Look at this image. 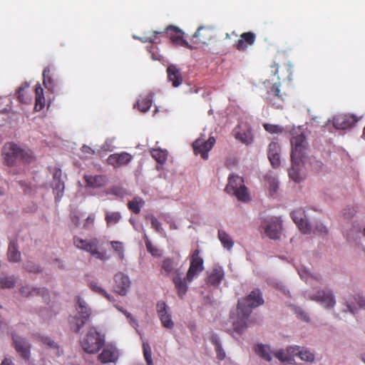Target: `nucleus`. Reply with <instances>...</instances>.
<instances>
[{
    "label": "nucleus",
    "instance_id": "nucleus-1",
    "mask_svg": "<svg viewBox=\"0 0 365 365\" xmlns=\"http://www.w3.org/2000/svg\"><path fill=\"white\" fill-rule=\"evenodd\" d=\"M263 303L262 293L258 289H254L247 297L239 300L237 310V319L232 322L234 329L238 333L242 332L247 327V319L252 309Z\"/></svg>",
    "mask_w": 365,
    "mask_h": 365
},
{
    "label": "nucleus",
    "instance_id": "nucleus-2",
    "mask_svg": "<svg viewBox=\"0 0 365 365\" xmlns=\"http://www.w3.org/2000/svg\"><path fill=\"white\" fill-rule=\"evenodd\" d=\"M199 250H195L193 252L191 256L190 266L185 278L182 279L178 270H176V275L173 279L180 298L185 294L187 290V283L191 282L204 269L203 259L199 256Z\"/></svg>",
    "mask_w": 365,
    "mask_h": 365
},
{
    "label": "nucleus",
    "instance_id": "nucleus-3",
    "mask_svg": "<svg viewBox=\"0 0 365 365\" xmlns=\"http://www.w3.org/2000/svg\"><path fill=\"white\" fill-rule=\"evenodd\" d=\"M291 144L292 168L289 170V175L295 182H300L301 178L295 172V168L298 169L301 162L304 163L303 158H305V155H307L308 143L304 135L300 134L292 138Z\"/></svg>",
    "mask_w": 365,
    "mask_h": 365
},
{
    "label": "nucleus",
    "instance_id": "nucleus-4",
    "mask_svg": "<svg viewBox=\"0 0 365 365\" xmlns=\"http://www.w3.org/2000/svg\"><path fill=\"white\" fill-rule=\"evenodd\" d=\"M2 153L6 163L9 166L15 165L17 160L29 162L31 158L30 150H23L12 143L4 145Z\"/></svg>",
    "mask_w": 365,
    "mask_h": 365
},
{
    "label": "nucleus",
    "instance_id": "nucleus-5",
    "mask_svg": "<svg viewBox=\"0 0 365 365\" xmlns=\"http://www.w3.org/2000/svg\"><path fill=\"white\" fill-rule=\"evenodd\" d=\"M225 190L229 193L235 195L238 200L246 201L249 198L247 187L244 185L242 178L232 174L229 176L228 184Z\"/></svg>",
    "mask_w": 365,
    "mask_h": 365
},
{
    "label": "nucleus",
    "instance_id": "nucleus-6",
    "mask_svg": "<svg viewBox=\"0 0 365 365\" xmlns=\"http://www.w3.org/2000/svg\"><path fill=\"white\" fill-rule=\"evenodd\" d=\"M104 339L95 328L91 327L81 341L83 349L88 354H95L102 347Z\"/></svg>",
    "mask_w": 365,
    "mask_h": 365
},
{
    "label": "nucleus",
    "instance_id": "nucleus-7",
    "mask_svg": "<svg viewBox=\"0 0 365 365\" xmlns=\"http://www.w3.org/2000/svg\"><path fill=\"white\" fill-rule=\"evenodd\" d=\"M309 299L317 302L327 309L334 308L336 302L332 292L329 289L313 290L308 294Z\"/></svg>",
    "mask_w": 365,
    "mask_h": 365
},
{
    "label": "nucleus",
    "instance_id": "nucleus-8",
    "mask_svg": "<svg viewBox=\"0 0 365 365\" xmlns=\"http://www.w3.org/2000/svg\"><path fill=\"white\" fill-rule=\"evenodd\" d=\"M73 243L77 248L90 252L96 258L101 260L106 259L104 255L98 251V240L96 239L88 241L78 237H74Z\"/></svg>",
    "mask_w": 365,
    "mask_h": 365
},
{
    "label": "nucleus",
    "instance_id": "nucleus-9",
    "mask_svg": "<svg viewBox=\"0 0 365 365\" xmlns=\"http://www.w3.org/2000/svg\"><path fill=\"white\" fill-rule=\"evenodd\" d=\"M262 228L268 237L277 240L281 235L282 223L279 218L272 217L263 222Z\"/></svg>",
    "mask_w": 365,
    "mask_h": 365
},
{
    "label": "nucleus",
    "instance_id": "nucleus-10",
    "mask_svg": "<svg viewBox=\"0 0 365 365\" xmlns=\"http://www.w3.org/2000/svg\"><path fill=\"white\" fill-rule=\"evenodd\" d=\"M215 143V139L213 137H210L207 141L204 138H200L192 143V146L196 154L200 153L203 159L207 160L208 158L207 153Z\"/></svg>",
    "mask_w": 365,
    "mask_h": 365
},
{
    "label": "nucleus",
    "instance_id": "nucleus-11",
    "mask_svg": "<svg viewBox=\"0 0 365 365\" xmlns=\"http://www.w3.org/2000/svg\"><path fill=\"white\" fill-rule=\"evenodd\" d=\"M115 291L120 295L124 296L130 287V281L126 274L118 272L114 276Z\"/></svg>",
    "mask_w": 365,
    "mask_h": 365
},
{
    "label": "nucleus",
    "instance_id": "nucleus-12",
    "mask_svg": "<svg viewBox=\"0 0 365 365\" xmlns=\"http://www.w3.org/2000/svg\"><path fill=\"white\" fill-rule=\"evenodd\" d=\"M292 217L294 222L298 226L302 232L304 234L311 233L312 228L310 226V222H308L307 219L306 218L304 211L301 210L294 211L292 213Z\"/></svg>",
    "mask_w": 365,
    "mask_h": 365
},
{
    "label": "nucleus",
    "instance_id": "nucleus-13",
    "mask_svg": "<svg viewBox=\"0 0 365 365\" xmlns=\"http://www.w3.org/2000/svg\"><path fill=\"white\" fill-rule=\"evenodd\" d=\"M157 311L163 326L167 329H173L174 323L171 319L170 314L167 311V305L164 302H158Z\"/></svg>",
    "mask_w": 365,
    "mask_h": 365
},
{
    "label": "nucleus",
    "instance_id": "nucleus-14",
    "mask_svg": "<svg viewBox=\"0 0 365 365\" xmlns=\"http://www.w3.org/2000/svg\"><path fill=\"white\" fill-rule=\"evenodd\" d=\"M13 341L16 350L21 354V357L24 359H29L30 344L27 340L20 336L14 335Z\"/></svg>",
    "mask_w": 365,
    "mask_h": 365
},
{
    "label": "nucleus",
    "instance_id": "nucleus-15",
    "mask_svg": "<svg viewBox=\"0 0 365 365\" xmlns=\"http://www.w3.org/2000/svg\"><path fill=\"white\" fill-rule=\"evenodd\" d=\"M19 292L23 297H29L34 295H41L45 302H47L48 299V293L45 288H37L25 285L20 288Z\"/></svg>",
    "mask_w": 365,
    "mask_h": 365
},
{
    "label": "nucleus",
    "instance_id": "nucleus-16",
    "mask_svg": "<svg viewBox=\"0 0 365 365\" xmlns=\"http://www.w3.org/2000/svg\"><path fill=\"white\" fill-rule=\"evenodd\" d=\"M304 163H300V166L298 168H295V172L298 175L299 178H301V180L302 179V176L300 174V171L302 167H310L312 168L315 172H319L322 170L323 163L317 160L315 157L313 156H307V155H305V158H303Z\"/></svg>",
    "mask_w": 365,
    "mask_h": 365
},
{
    "label": "nucleus",
    "instance_id": "nucleus-17",
    "mask_svg": "<svg viewBox=\"0 0 365 365\" xmlns=\"http://www.w3.org/2000/svg\"><path fill=\"white\" fill-rule=\"evenodd\" d=\"M280 145L276 142L269 143L267 150L268 158L274 168H277L280 165Z\"/></svg>",
    "mask_w": 365,
    "mask_h": 365
},
{
    "label": "nucleus",
    "instance_id": "nucleus-18",
    "mask_svg": "<svg viewBox=\"0 0 365 365\" xmlns=\"http://www.w3.org/2000/svg\"><path fill=\"white\" fill-rule=\"evenodd\" d=\"M132 159V156L127 153H115L110 155L108 159V163L114 167L127 165Z\"/></svg>",
    "mask_w": 365,
    "mask_h": 365
},
{
    "label": "nucleus",
    "instance_id": "nucleus-19",
    "mask_svg": "<svg viewBox=\"0 0 365 365\" xmlns=\"http://www.w3.org/2000/svg\"><path fill=\"white\" fill-rule=\"evenodd\" d=\"M224 271L221 267L215 266L207 277V284L213 287H217L224 278Z\"/></svg>",
    "mask_w": 365,
    "mask_h": 365
},
{
    "label": "nucleus",
    "instance_id": "nucleus-20",
    "mask_svg": "<svg viewBox=\"0 0 365 365\" xmlns=\"http://www.w3.org/2000/svg\"><path fill=\"white\" fill-rule=\"evenodd\" d=\"M357 121L358 119L355 118L354 115H338L334 118V125L338 129H346Z\"/></svg>",
    "mask_w": 365,
    "mask_h": 365
},
{
    "label": "nucleus",
    "instance_id": "nucleus-21",
    "mask_svg": "<svg viewBox=\"0 0 365 365\" xmlns=\"http://www.w3.org/2000/svg\"><path fill=\"white\" fill-rule=\"evenodd\" d=\"M61 170L60 169H56V170L53 173V191L55 192L56 195V198L60 199L63 192L64 190V185L63 182L61 180Z\"/></svg>",
    "mask_w": 365,
    "mask_h": 365
},
{
    "label": "nucleus",
    "instance_id": "nucleus-22",
    "mask_svg": "<svg viewBox=\"0 0 365 365\" xmlns=\"http://www.w3.org/2000/svg\"><path fill=\"white\" fill-rule=\"evenodd\" d=\"M98 359L102 363L113 362L118 359V353L114 348L106 347L98 355Z\"/></svg>",
    "mask_w": 365,
    "mask_h": 365
},
{
    "label": "nucleus",
    "instance_id": "nucleus-23",
    "mask_svg": "<svg viewBox=\"0 0 365 365\" xmlns=\"http://www.w3.org/2000/svg\"><path fill=\"white\" fill-rule=\"evenodd\" d=\"M168 80L173 83L174 87H178L182 83L180 71L174 65H170L167 68Z\"/></svg>",
    "mask_w": 365,
    "mask_h": 365
},
{
    "label": "nucleus",
    "instance_id": "nucleus-24",
    "mask_svg": "<svg viewBox=\"0 0 365 365\" xmlns=\"http://www.w3.org/2000/svg\"><path fill=\"white\" fill-rule=\"evenodd\" d=\"M77 314L89 318L91 314V309L88 303L81 297H77L76 300Z\"/></svg>",
    "mask_w": 365,
    "mask_h": 365
},
{
    "label": "nucleus",
    "instance_id": "nucleus-25",
    "mask_svg": "<svg viewBox=\"0 0 365 365\" xmlns=\"http://www.w3.org/2000/svg\"><path fill=\"white\" fill-rule=\"evenodd\" d=\"M255 351L256 354L262 359L270 361L272 360V354L274 351L270 349V347L267 345L257 344L255 346Z\"/></svg>",
    "mask_w": 365,
    "mask_h": 365
},
{
    "label": "nucleus",
    "instance_id": "nucleus-26",
    "mask_svg": "<svg viewBox=\"0 0 365 365\" xmlns=\"http://www.w3.org/2000/svg\"><path fill=\"white\" fill-rule=\"evenodd\" d=\"M354 301L347 303L346 309H344V312L349 311L352 314H356L358 308H363L365 307V301L361 297H356L354 298Z\"/></svg>",
    "mask_w": 365,
    "mask_h": 365
},
{
    "label": "nucleus",
    "instance_id": "nucleus-27",
    "mask_svg": "<svg viewBox=\"0 0 365 365\" xmlns=\"http://www.w3.org/2000/svg\"><path fill=\"white\" fill-rule=\"evenodd\" d=\"M89 318L83 316L75 315L70 319L71 329L75 332H78L86 324Z\"/></svg>",
    "mask_w": 365,
    "mask_h": 365
},
{
    "label": "nucleus",
    "instance_id": "nucleus-28",
    "mask_svg": "<svg viewBox=\"0 0 365 365\" xmlns=\"http://www.w3.org/2000/svg\"><path fill=\"white\" fill-rule=\"evenodd\" d=\"M84 178L87 185L92 187H101L107 182L106 178L102 175H85Z\"/></svg>",
    "mask_w": 365,
    "mask_h": 365
},
{
    "label": "nucleus",
    "instance_id": "nucleus-29",
    "mask_svg": "<svg viewBox=\"0 0 365 365\" xmlns=\"http://www.w3.org/2000/svg\"><path fill=\"white\" fill-rule=\"evenodd\" d=\"M8 258L10 262H19L21 260V252L15 242H11L8 250Z\"/></svg>",
    "mask_w": 365,
    "mask_h": 365
},
{
    "label": "nucleus",
    "instance_id": "nucleus-30",
    "mask_svg": "<svg viewBox=\"0 0 365 365\" xmlns=\"http://www.w3.org/2000/svg\"><path fill=\"white\" fill-rule=\"evenodd\" d=\"M192 37L194 38H199L200 42L206 43L211 39L212 35L210 34V32L208 31L207 28L205 26H200L196 32L193 34Z\"/></svg>",
    "mask_w": 365,
    "mask_h": 365
},
{
    "label": "nucleus",
    "instance_id": "nucleus-31",
    "mask_svg": "<svg viewBox=\"0 0 365 365\" xmlns=\"http://www.w3.org/2000/svg\"><path fill=\"white\" fill-rule=\"evenodd\" d=\"M89 287L95 292L103 296L106 297L109 302H114V298L110 296L101 286H100L96 282H90L88 284Z\"/></svg>",
    "mask_w": 365,
    "mask_h": 365
},
{
    "label": "nucleus",
    "instance_id": "nucleus-32",
    "mask_svg": "<svg viewBox=\"0 0 365 365\" xmlns=\"http://www.w3.org/2000/svg\"><path fill=\"white\" fill-rule=\"evenodd\" d=\"M310 226L312 228L311 233H314L315 235H326L328 232V230L327 227L319 221H314L313 222H310Z\"/></svg>",
    "mask_w": 365,
    "mask_h": 365
},
{
    "label": "nucleus",
    "instance_id": "nucleus-33",
    "mask_svg": "<svg viewBox=\"0 0 365 365\" xmlns=\"http://www.w3.org/2000/svg\"><path fill=\"white\" fill-rule=\"evenodd\" d=\"M120 219L121 215L119 212H106L105 220L108 227L117 224Z\"/></svg>",
    "mask_w": 365,
    "mask_h": 365
},
{
    "label": "nucleus",
    "instance_id": "nucleus-34",
    "mask_svg": "<svg viewBox=\"0 0 365 365\" xmlns=\"http://www.w3.org/2000/svg\"><path fill=\"white\" fill-rule=\"evenodd\" d=\"M298 357L304 361L312 362L314 360V354L309 349L301 347L298 352Z\"/></svg>",
    "mask_w": 365,
    "mask_h": 365
},
{
    "label": "nucleus",
    "instance_id": "nucleus-35",
    "mask_svg": "<svg viewBox=\"0 0 365 365\" xmlns=\"http://www.w3.org/2000/svg\"><path fill=\"white\" fill-rule=\"evenodd\" d=\"M16 282L17 278L14 275L1 274L0 277V283L3 288H11L16 284Z\"/></svg>",
    "mask_w": 365,
    "mask_h": 365
},
{
    "label": "nucleus",
    "instance_id": "nucleus-36",
    "mask_svg": "<svg viewBox=\"0 0 365 365\" xmlns=\"http://www.w3.org/2000/svg\"><path fill=\"white\" fill-rule=\"evenodd\" d=\"M235 138L241 141L242 143L249 145L252 142V135L250 130H247L244 133L235 130Z\"/></svg>",
    "mask_w": 365,
    "mask_h": 365
},
{
    "label": "nucleus",
    "instance_id": "nucleus-37",
    "mask_svg": "<svg viewBox=\"0 0 365 365\" xmlns=\"http://www.w3.org/2000/svg\"><path fill=\"white\" fill-rule=\"evenodd\" d=\"M218 237L225 248L230 250L233 245V242L230 237L223 231L218 232Z\"/></svg>",
    "mask_w": 365,
    "mask_h": 365
},
{
    "label": "nucleus",
    "instance_id": "nucleus-38",
    "mask_svg": "<svg viewBox=\"0 0 365 365\" xmlns=\"http://www.w3.org/2000/svg\"><path fill=\"white\" fill-rule=\"evenodd\" d=\"M143 200L140 197H135L133 200L128 202V208L135 213H139L140 207L143 204Z\"/></svg>",
    "mask_w": 365,
    "mask_h": 365
},
{
    "label": "nucleus",
    "instance_id": "nucleus-39",
    "mask_svg": "<svg viewBox=\"0 0 365 365\" xmlns=\"http://www.w3.org/2000/svg\"><path fill=\"white\" fill-rule=\"evenodd\" d=\"M152 157L159 163H163L167 158V152L160 149H153L151 151Z\"/></svg>",
    "mask_w": 365,
    "mask_h": 365
},
{
    "label": "nucleus",
    "instance_id": "nucleus-40",
    "mask_svg": "<svg viewBox=\"0 0 365 365\" xmlns=\"http://www.w3.org/2000/svg\"><path fill=\"white\" fill-rule=\"evenodd\" d=\"M273 354L281 362H287L288 364H291V358L288 356L286 349H280L274 351Z\"/></svg>",
    "mask_w": 365,
    "mask_h": 365
},
{
    "label": "nucleus",
    "instance_id": "nucleus-41",
    "mask_svg": "<svg viewBox=\"0 0 365 365\" xmlns=\"http://www.w3.org/2000/svg\"><path fill=\"white\" fill-rule=\"evenodd\" d=\"M151 105L152 96L143 99L142 101L137 102L138 108L143 113L148 111L150 108Z\"/></svg>",
    "mask_w": 365,
    "mask_h": 365
},
{
    "label": "nucleus",
    "instance_id": "nucleus-42",
    "mask_svg": "<svg viewBox=\"0 0 365 365\" xmlns=\"http://www.w3.org/2000/svg\"><path fill=\"white\" fill-rule=\"evenodd\" d=\"M143 355L147 363V365H153L151 355V349L148 342H143Z\"/></svg>",
    "mask_w": 365,
    "mask_h": 365
},
{
    "label": "nucleus",
    "instance_id": "nucleus-43",
    "mask_svg": "<svg viewBox=\"0 0 365 365\" xmlns=\"http://www.w3.org/2000/svg\"><path fill=\"white\" fill-rule=\"evenodd\" d=\"M24 267L26 270H27L29 272H33V273L36 274V273H40L42 272L41 267L38 264H36L31 261L26 262L24 264Z\"/></svg>",
    "mask_w": 365,
    "mask_h": 365
},
{
    "label": "nucleus",
    "instance_id": "nucleus-44",
    "mask_svg": "<svg viewBox=\"0 0 365 365\" xmlns=\"http://www.w3.org/2000/svg\"><path fill=\"white\" fill-rule=\"evenodd\" d=\"M42 341H43V343L44 344L47 345L50 348L53 349L55 351V354L57 356H59L61 354V351L58 344L55 341L51 340L50 338H48V337H43L42 338Z\"/></svg>",
    "mask_w": 365,
    "mask_h": 365
},
{
    "label": "nucleus",
    "instance_id": "nucleus-45",
    "mask_svg": "<svg viewBox=\"0 0 365 365\" xmlns=\"http://www.w3.org/2000/svg\"><path fill=\"white\" fill-rule=\"evenodd\" d=\"M145 217L150 220L151 226L153 229L160 233L163 232V229L161 227L160 222L153 215H148Z\"/></svg>",
    "mask_w": 365,
    "mask_h": 365
},
{
    "label": "nucleus",
    "instance_id": "nucleus-46",
    "mask_svg": "<svg viewBox=\"0 0 365 365\" xmlns=\"http://www.w3.org/2000/svg\"><path fill=\"white\" fill-rule=\"evenodd\" d=\"M300 346H290L286 349L288 356L291 358V363L294 361V357L295 356H298V352L300 351Z\"/></svg>",
    "mask_w": 365,
    "mask_h": 365
},
{
    "label": "nucleus",
    "instance_id": "nucleus-47",
    "mask_svg": "<svg viewBox=\"0 0 365 365\" xmlns=\"http://www.w3.org/2000/svg\"><path fill=\"white\" fill-rule=\"evenodd\" d=\"M264 129L270 133H280L283 128L277 125H272L269 123L264 124Z\"/></svg>",
    "mask_w": 365,
    "mask_h": 365
},
{
    "label": "nucleus",
    "instance_id": "nucleus-48",
    "mask_svg": "<svg viewBox=\"0 0 365 365\" xmlns=\"http://www.w3.org/2000/svg\"><path fill=\"white\" fill-rule=\"evenodd\" d=\"M356 209L351 205L347 206L343 211V215L345 218H351L356 212Z\"/></svg>",
    "mask_w": 365,
    "mask_h": 365
},
{
    "label": "nucleus",
    "instance_id": "nucleus-49",
    "mask_svg": "<svg viewBox=\"0 0 365 365\" xmlns=\"http://www.w3.org/2000/svg\"><path fill=\"white\" fill-rule=\"evenodd\" d=\"M294 311L299 318H300L301 319H302L305 322L309 321V317H308L307 314L304 310H302L300 307H294Z\"/></svg>",
    "mask_w": 365,
    "mask_h": 365
},
{
    "label": "nucleus",
    "instance_id": "nucleus-50",
    "mask_svg": "<svg viewBox=\"0 0 365 365\" xmlns=\"http://www.w3.org/2000/svg\"><path fill=\"white\" fill-rule=\"evenodd\" d=\"M163 268L168 272H170L174 269V262L170 259H165L163 263Z\"/></svg>",
    "mask_w": 365,
    "mask_h": 365
},
{
    "label": "nucleus",
    "instance_id": "nucleus-51",
    "mask_svg": "<svg viewBox=\"0 0 365 365\" xmlns=\"http://www.w3.org/2000/svg\"><path fill=\"white\" fill-rule=\"evenodd\" d=\"M145 245L148 251L150 252L153 255L156 256L158 255V249L155 248L151 242L148 239L147 236H145Z\"/></svg>",
    "mask_w": 365,
    "mask_h": 365
},
{
    "label": "nucleus",
    "instance_id": "nucleus-52",
    "mask_svg": "<svg viewBox=\"0 0 365 365\" xmlns=\"http://www.w3.org/2000/svg\"><path fill=\"white\" fill-rule=\"evenodd\" d=\"M241 38L244 41H247L250 45H252L255 41V35L251 32L243 33L241 35Z\"/></svg>",
    "mask_w": 365,
    "mask_h": 365
},
{
    "label": "nucleus",
    "instance_id": "nucleus-53",
    "mask_svg": "<svg viewBox=\"0 0 365 365\" xmlns=\"http://www.w3.org/2000/svg\"><path fill=\"white\" fill-rule=\"evenodd\" d=\"M110 194L115 195L118 197H123L126 192L124 189L120 187H113L110 190Z\"/></svg>",
    "mask_w": 365,
    "mask_h": 365
},
{
    "label": "nucleus",
    "instance_id": "nucleus-54",
    "mask_svg": "<svg viewBox=\"0 0 365 365\" xmlns=\"http://www.w3.org/2000/svg\"><path fill=\"white\" fill-rule=\"evenodd\" d=\"M268 181H269V186L270 191L272 192H276L277 187H278V182H277V180L274 178H269Z\"/></svg>",
    "mask_w": 365,
    "mask_h": 365
},
{
    "label": "nucleus",
    "instance_id": "nucleus-55",
    "mask_svg": "<svg viewBox=\"0 0 365 365\" xmlns=\"http://www.w3.org/2000/svg\"><path fill=\"white\" fill-rule=\"evenodd\" d=\"M116 308L120 311L122 313H123L126 317L130 319V322L132 326H135V325H137V323H136V321L135 320V319H133V317H132V315L127 312L126 311L123 310L122 307H119L118 306H115Z\"/></svg>",
    "mask_w": 365,
    "mask_h": 365
},
{
    "label": "nucleus",
    "instance_id": "nucleus-56",
    "mask_svg": "<svg viewBox=\"0 0 365 365\" xmlns=\"http://www.w3.org/2000/svg\"><path fill=\"white\" fill-rule=\"evenodd\" d=\"M112 247L119 253H121L123 251V244L118 241H113L110 242Z\"/></svg>",
    "mask_w": 365,
    "mask_h": 365
},
{
    "label": "nucleus",
    "instance_id": "nucleus-57",
    "mask_svg": "<svg viewBox=\"0 0 365 365\" xmlns=\"http://www.w3.org/2000/svg\"><path fill=\"white\" fill-rule=\"evenodd\" d=\"M215 351L217 354V358L220 360H222L225 356V353L222 349L221 344H219L218 346H215Z\"/></svg>",
    "mask_w": 365,
    "mask_h": 365
},
{
    "label": "nucleus",
    "instance_id": "nucleus-58",
    "mask_svg": "<svg viewBox=\"0 0 365 365\" xmlns=\"http://www.w3.org/2000/svg\"><path fill=\"white\" fill-rule=\"evenodd\" d=\"M298 273L300 276V277L302 279H304V280H307L306 279V277L307 276H311L312 277V274H311L310 271L309 269H304V270H300V269H298Z\"/></svg>",
    "mask_w": 365,
    "mask_h": 365
},
{
    "label": "nucleus",
    "instance_id": "nucleus-59",
    "mask_svg": "<svg viewBox=\"0 0 365 365\" xmlns=\"http://www.w3.org/2000/svg\"><path fill=\"white\" fill-rule=\"evenodd\" d=\"M173 41L178 43H180L182 46L189 47L188 43L185 40L182 39V36H178L173 38Z\"/></svg>",
    "mask_w": 365,
    "mask_h": 365
},
{
    "label": "nucleus",
    "instance_id": "nucleus-60",
    "mask_svg": "<svg viewBox=\"0 0 365 365\" xmlns=\"http://www.w3.org/2000/svg\"><path fill=\"white\" fill-rule=\"evenodd\" d=\"M236 46H237V48L240 51H244L247 48V46L245 44V41H243L242 38L240 39L237 42Z\"/></svg>",
    "mask_w": 365,
    "mask_h": 365
},
{
    "label": "nucleus",
    "instance_id": "nucleus-61",
    "mask_svg": "<svg viewBox=\"0 0 365 365\" xmlns=\"http://www.w3.org/2000/svg\"><path fill=\"white\" fill-rule=\"evenodd\" d=\"M210 340L213 344L215 347L218 346L219 344H220L219 338H218V336L216 334H212L210 338Z\"/></svg>",
    "mask_w": 365,
    "mask_h": 365
},
{
    "label": "nucleus",
    "instance_id": "nucleus-62",
    "mask_svg": "<svg viewBox=\"0 0 365 365\" xmlns=\"http://www.w3.org/2000/svg\"><path fill=\"white\" fill-rule=\"evenodd\" d=\"M1 365H14V363L10 357H5L1 361Z\"/></svg>",
    "mask_w": 365,
    "mask_h": 365
},
{
    "label": "nucleus",
    "instance_id": "nucleus-63",
    "mask_svg": "<svg viewBox=\"0 0 365 365\" xmlns=\"http://www.w3.org/2000/svg\"><path fill=\"white\" fill-rule=\"evenodd\" d=\"M279 88L276 83L274 84L271 88V92L273 93L276 96L279 95Z\"/></svg>",
    "mask_w": 365,
    "mask_h": 365
},
{
    "label": "nucleus",
    "instance_id": "nucleus-64",
    "mask_svg": "<svg viewBox=\"0 0 365 365\" xmlns=\"http://www.w3.org/2000/svg\"><path fill=\"white\" fill-rule=\"evenodd\" d=\"M94 217L93 215L88 216L86 220V223L84 224V227H87V224L91 223L92 224L94 221Z\"/></svg>",
    "mask_w": 365,
    "mask_h": 365
}]
</instances>
